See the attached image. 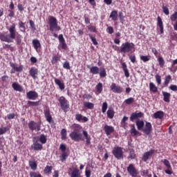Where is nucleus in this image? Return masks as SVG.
<instances>
[{"label": "nucleus", "mask_w": 177, "mask_h": 177, "mask_svg": "<svg viewBox=\"0 0 177 177\" xmlns=\"http://www.w3.org/2000/svg\"><path fill=\"white\" fill-rule=\"evenodd\" d=\"M157 26L160 28V34H164V23L160 16L157 17Z\"/></svg>", "instance_id": "6ab92c4d"}, {"label": "nucleus", "mask_w": 177, "mask_h": 177, "mask_svg": "<svg viewBox=\"0 0 177 177\" xmlns=\"http://www.w3.org/2000/svg\"><path fill=\"white\" fill-rule=\"evenodd\" d=\"M149 91L150 92H153V93H157L158 92V88L156 86V84L153 82L149 83Z\"/></svg>", "instance_id": "2f4dec72"}, {"label": "nucleus", "mask_w": 177, "mask_h": 177, "mask_svg": "<svg viewBox=\"0 0 177 177\" xmlns=\"http://www.w3.org/2000/svg\"><path fill=\"white\" fill-rule=\"evenodd\" d=\"M129 151V158H131V159L135 158V151L133 150V149H130Z\"/></svg>", "instance_id": "603ef678"}, {"label": "nucleus", "mask_w": 177, "mask_h": 177, "mask_svg": "<svg viewBox=\"0 0 177 177\" xmlns=\"http://www.w3.org/2000/svg\"><path fill=\"white\" fill-rule=\"evenodd\" d=\"M32 45L35 50H38V49L41 48V43L39 40L37 39L32 40Z\"/></svg>", "instance_id": "c756f323"}, {"label": "nucleus", "mask_w": 177, "mask_h": 177, "mask_svg": "<svg viewBox=\"0 0 177 177\" xmlns=\"http://www.w3.org/2000/svg\"><path fill=\"white\" fill-rule=\"evenodd\" d=\"M96 89L98 93H102V92H103V84L101 82L98 83L96 85Z\"/></svg>", "instance_id": "ea45409f"}, {"label": "nucleus", "mask_w": 177, "mask_h": 177, "mask_svg": "<svg viewBox=\"0 0 177 177\" xmlns=\"http://www.w3.org/2000/svg\"><path fill=\"white\" fill-rule=\"evenodd\" d=\"M156 81L158 85H161V76L160 75H155Z\"/></svg>", "instance_id": "4d7b16f0"}, {"label": "nucleus", "mask_w": 177, "mask_h": 177, "mask_svg": "<svg viewBox=\"0 0 177 177\" xmlns=\"http://www.w3.org/2000/svg\"><path fill=\"white\" fill-rule=\"evenodd\" d=\"M88 31L91 32H97V30H96V26H87Z\"/></svg>", "instance_id": "8fccbe9b"}, {"label": "nucleus", "mask_w": 177, "mask_h": 177, "mask_svg": "<svg viewBox=\"0 0 177 177\" xmlns=\"http://www.w3.org/2000/svg\"><path fill=\"white\" fill-rule=\"evenodd\" d=\"M71 177H82V176H81V173H80V170L75 169L72 171L71 174Z\"/></svg>", "instance_id": "473e14b6"}, {"label": "nucleus", "mask_w": 177, "mask_h": 177, "mask_svg": "<svg viewBox=\"0 0 177 177\" xmlns=\"http://www.w3.org/2000/svg\"><path fill=\"white\" fill-rule=\"evenodd\" d=\"M34 140H37L40 142L42 145H45L46 143L48 138L45 134H41L40 136H36L33 138Z\"/></svg>", "instance_id": "dca6fc26"}, {"label": "nucleus", "mask_w": 177, "mask_h": 177, "mask_svg": "<svg viewBox=\"0 0 177 177\" xmlns=\"http://www.w3.org/2000/svg\"><path fill=\"white\" fill-rule=\"evenodd\" d=\"M162 10H163V12L165 13V15H166L167 16H168V15H169V10L168 9V7L163 6Z\"/></svg>", "instance_id": "0e129e2a"}, {"label": "nucleus", "mask_w": 177, "mask_h": 177, "mask_svg": "<svg viewBox=\"0 0 177 177\" xmlns=\"http://www.w3.org/2000/svg\"><path fill=\"white\" fill-rule=\"evenodd\" d=\"M140 60H142L144 63H146L150 60V56L149 55H142L140 57Z\"/></svg>", "instance_id": "49530a36"}, {"label": "nucleus", "mask_w": 177, "mask_h": 177, "mask_svg": "<svg viewBox=\"0 0 177 177\" xmlns=\"http://www.w3.org/2000/svg\"><path fill=\"white\" fill-rule=\"evenodd\" d=\"M30 177H42V176L41 174H37V172L35 171H32L30 173Z\"/></svg>", "instance_id": "052dcab7"}, {"label": "nucleus", "mask_w": 177, "mask_h": 177, "mask_svg": "<svg viewBox=\"0 0 177 177\" xmlns=\"http://www.w3.org/2000/svg\"><path fill=\"white\" fill-rule=\"evenodd\" d=\"M12 88H13L14 91H17V92H23V87L17 82L12 83Z\"/></svg>", "instance_id": "a878e982"}, {"label": "nucleus", "mask_w": 177, "mask_h": 177, "mask_svg": "<svg viewBox=\"0 0 177 177\" xmlns=\"http://www.w3.org/2000/svg\"><path fill=\"white\" fill-rule=\"evenodd\" d=\"M127 172L129 174L131 177H136V175H138L139 174L133 164H130L127 167Z\"/></svg>", "instance_id": "9d476101"}, {"label": "nucleus", "mask_w": 177, "mask_h": 177, "mask_svg": "<svg viewBox=\"0 0 177 177\" xmlns=\"http://www.w3.org/2000/svg\"><path fill=\"white\" fill-rule=\"evenodd\" d=\"M29 75L32 80H38V68L32 67L29 71Z\"/></svg>", "instance_id": "ddd939ff"}, {"label": "nucleus", "mask_w": 177, "mask_h": 177, "mask_svg": "<svg viewBox=\"0 0 177 177\" xmlns=\"http://www.w3.org/2000/svg\"><path fill=\"white\" fill-rule=\"evenodd\" d=\"M32 149L35 151H41L43 149L42 144L38 142V140H34L33 138V144L31 145Z\"/></svg>", "instance_id": "f8f14e48"}, {"label": "nucleus", "mask_w": 177, "mask_h": 177, "mask_svg": "<svg viewBox=\"0 0 177 177\" xmlns=\"http://www.w3.org/2000/svg\"><path fill=\"white\" fill-rule=\"evenodd\" d=\"M73 131L69 134V136L72 140L74 142H80V140H85L84 138H82V134L80 133V129H81V126L78 124H73L71 126Z\"/></svg>", "instance_id": "f03ea898"}, {"label": "nucleus", "mask_w": 177, "mask_h": 177, "mask_svg": "<svg viewBox=\"0 0 177 177\" xmlns=\"http://www.w3.org/2000/svg\"><path fill=\"white\" fill-rule=\"evenodd\" d=\"M153 117L154 118L161 120L164 117V113L162 111H157L153 114Z\"/></svg>", "instance_id": "4c0bfd02"}, {"label": "nucleus", "mask_w": 177, "mask_h": 177, "mask_svg": "<svg viewBox=\"0 0 177 177\" xmlns=\"http://www.w3.org/2000/svg\"><path fill=\"white\" fill-rule=\"evenodd\" d=\"M170 20L171 23H174V21H177V11H175L174 14L170 16Z\"/></svg>", "instance_id": "a18cd8bd"}, {"label": "nucleus", "mask_w": 177, "mask_h": 177, "mask_svg": "<svg viewBox=\"0 0 177 177\" xmlns=\"http://www.w3.org/2000/svg\"><path fill=\"white\" fill-rule=\"evenodd\" d=\"M155 152L156 151L154 149H151L149 151L145 152L142 156V161L146 162V161H147V160L150 158L151 156H153Z\"/></svg>", "instance_id": "f3484780"}, {"label": "nucleus", "mask_w": 177, "mask_h": 177, "mask_svg": "<svg viewBox=\"0 0 177 177\" xmlns=\"http://www.w3.org/2000/svg\"><path fill=\"white\" fill-rule=\"evenodd\" d=\"M106 32H108V34H113L114 33V28L112 26H109L106 28Z\"/></svg>", "instance_id": "680f3d73"}, {"label": "nucleus", "mask_w": 177, "mask_h": 177, "mask_svg": "<svg viewBox=\"0 0 177 177\" xmlns=\"http://www.w3.org/2000/svg\"><path fill=\"white\" fill-rule=\"evenodd\" d=\"M135 51V44L132 42L126 41L122 43L120 48V53H129V52Z\"/></svg>", "instance_id": "39448f33"}, {"label": "nucleus", "mask_w": 177, "mask_h": 177, "mask_svg": "<svg viewBox=\"0 0 177 177\" xmlns=\"http://www.w3.org/2000/svg\"><path fill=\"white\" fill-rule=\"evenodd\" d=\"M171 81H172V76H171V75H167L165 76L164 82L165 86H168Z\"/></svg>", "instance_id": "72a5a7b5"}, {"label": "nucleus", "mask_w": 177, "mask_h": 177, "mask_svg": "<svg viewBox=\"0 0 177 177\" xmlns=\"http://www.w3.org/2000/svg\"><path fill=\"white\" fill-rule=\"evenodd\" d=\"M161 162H163L164 165L166 167V169L165 170V174L167 175H172L174 172H172V167H171V163L169 162V160L167 159H164L161 160Z\"/></svg>", "instance_id": "6e6552de"}, {"label": "nucleus", "mask_w": 177, "mask_h": 177, "mask_svg": "<svg viewBox=\"0 0 177 177\" xmlns=\"http://www.w3.org/2000/svg\"><path fill=\"white\" fill-rule=\"evenodd\" d=\"M55 84L57 85L61 91L64 90L66 88V86L64 85V83L62 82L60 80L55 78Z\"/></svg>", "instance_id": "cd10ccee"}, {"label": "nucleus", "mask_w": 177, "mask_h": 177, "mask_svg": "<svg viewBox=\"0 0 177 177\" xmlns=\"http://www.w3.org/2000/svg\"><path fill=\"white\" fill-rule=\"evenodd\" d=\"M131 134L133 135L134 136H136V135L139 134V131L136 130V128H135V124L131 125Z\"/></svg>", "instance_id": "a19ab883"}, {"label": "nucleus", "mask_w": 177, "mask_h": 177, "mask_svg": "<svg viewBox=\"0 0 177 177\" xmlns=\"http://www.w3.org/2000/svg\"><path fill=\"white\" fill-rule=\"evenodd\" d=\"M68 157V155L66 152H63L61 155V161L62 162L66 161Z\"/></svg>", "instance_id": "de8ad7c7"}, {"label": "nucleus", "mask_w": 177, "mask_h": 177, "mask_svg": "<svg viewBox=\"0 0 177 177\" xmlns=\"http://www.w3.org/2000/svg\"><path fill=\"white\" fill-rule=\"evenodd\" d=\"M52 169H53V167H52V165H47L44 169V174H52Z\"/></svg>", "instance_id": "e433bc0d"}, {"label": "nucleus", "mask_w": 177, "mask_h": 177, "mask_svg": "<svg viewBox=\"0 0 177 177\" xmlns=\"http://www.w3.org/2000/svg\"><path fill=\"white\" fill-rule=\"evenodd\" d=\"M112 154L118 160H121L124 158V151H122V148L121 147H114L112 151Z\"/></svg>", "instance_id": "0eeeda50"}, {"label": "nucleus", "mask_w": 177, "mask_h": 177, "mask_svg": "<svg viewBox=\"0 0 177 177\" xmlns=\"http://www.w3.org/2000/svg\"><path fill=\"white\" fill-rule=\"evenodd\" d=\"M1 81L3 82H6V83H8V81H9V76L8 75H3L1 77Z\"/></svg>", "instance_id": "e2e57ef3"}, {"label": "nucleus", "mask_w": 177, "mask_h": 177, "mask_svg": "<svg viewBox=\"0 0 177 177\" xmlns=\"http://www.w3.org/2000/svg\"><path fill=\"white\" fill-rule=\"evenodd\" d=\"M61 135L62 140L67 139V130H66V129H62L61 131Z\"/></svg>", "instance_id": "79ce46f5"}, {"label": "nucleus", "mask_w": 177, "mask_h": 177, "mask_svg": "<svg viewBox=\"0 0 177 177\" xmlns=\"http://www.w3.org/2000/svg\"><path fill=\"white\" fill-rule=\"evenodd\" d=\"M163 95V100L164 102H166V103H169V99L171 98V93L162 91Z\"/></svg>", "instance_id": "7c9ffc66"}, {"label": "nucleus", "mask_w": 177, "mask_h": 177, "mask_svg": "<svg viewBox=\"0 0 177 177\" xmlns=\"http://www.w3.org/2000/svg\"><path fill=\"white\" fill-rule=\"evenodd\" d=\"M28 128L30 131H36L37 132L41 131V124L37 123L34 121H30L28 123Z\"/></svg>", "instance_id": "1a4fd4ad"}, {"label": "nucleus", "mask_w": 177, "mask_h": 177, "mask_svg": "<svg viewBox=\"0 0 177 177\" xmlns=\"http://www.w3.org/2000/svg\"><path fill=\"white\" fill-rule=\"evenodd\" d=\"M110 88L112 92H113V93H122L124 91L121 86H117L115 83H112Z\"/></svg>", "instance_id": "9b49d317"}, {"label": "nucleus", "mask_w": 177, "mask_h": 177, "mask_svg": "<svg viewBox=\"0 0 177 177\" xmlns=\"http://www.w3.org/2000/svg\"><path fill=\"white\" fill-rule=\"evenodd\" d=\"M110 19H112L113 21H117L118 20V10H113L110 15Z\"/></svg>", "instance_id": "393cba45"}, {"label": "nucleus", "mask_w": 177, "mask_h": 177, "mask_svg": "<svg viewBox=\"0 0 177 177\" xmlns=\"http://www.w3.org/2000/svg\"><path fill=\"white\" fill-rule=\"evenodd\" d=\"M58 39L62 45V48L64 50H67V44H66V39H64V37H63L62 34L58 36Z\"/></svg>", "instance_id": "a211bd4d"}, {"label": "nucleus", "mask_w": 177, "mask_h": 177, "mask_svg": "<svg viewBox=\"0 0 177 177\" xmlns=\"http://www.w3.org/2000/svg\"><path fill=\"white\" fill-rule=\"evenodd\" d=\"M63 67L66 68V70H70L71 68V66H70V62L66 61L63 64Z\"/></svg>", "instance_id": "864d4df0"}, {"label": "nucleus", "mask_w": 177, "mask_h": 177, "mask_svg": "<svg viewBox=\"0 0 177 177\" xmlns=\"http://www.w3.org/2000/svg\"><path fill=\"white\" fill-rule=\"evenodd\" d=\"M84 107H86V109H90L91 110L95 107V104L92 102H84Z\"/></svg>", "instance_id": "37998d69"}, {"label": "nucleus", "mask_w": 177, "mask_h": 177, "mask_svg": "<svg viewBox=\"0 0 177 177\" xmlns=\"http://www.w3.org/2000/svg\"><path fill=\"white\" fill-rule=\"evenodd\" d=\"M58 102L60 104V107L64 111H68L70 109V104L68 100L64 97V96H61L58 98Z\"/></svg>", "instance_id": "423d86ee"}, {"label": "nucleus", "mask_w": 177, "mask_h": 177, "mask_svg": "<svg viewBox=\"0 0 177 177\" xmlns=\"http://www.w3.org/2000/svg\"><path fill=\"white\" fill-rule=\"evenodd\" d=\"M129 57L131 63H136V56H135V55H131Z\"/></svg>", "instance_id": "bf43d9fd"}, {"label": "nucleus", "mask_w": 177, "mask_h": 177, "mask_svg": "<svg viewBox=\"0 0 177 177\" xmlns=\"http://www.w3.org/2000/svg\"><path fill=\"white\" fill-rule=\"evenodd\" d=\"M59 60H60V57L59 56H54L52 58L51 63L52 64H56Z\"/></svg>", "instance_id": "3c124183"}, {"label": "nucleus", "mask_w": 177, "mask_h": 177, "mask_svg": "<svg viewBox=\"0 0 177 177\" xmlns=\"http://www.w3.org/2000/svg\"><path fill=\"white\" fill-rule=\"evenodd\" d=\"M134 102L135 98L133 97H129L124 100V103H126V104H132V103H133Z\"/></svg>", "instance_id": "09e8293b"}, {"label": "nucleus", "mask_w": 177, "mask_h": 177, "mask_svg": "<svg viewBox=\"0 0 177 177\" xmlns=\"http://www.w3.org/2000/svg\"><path fill=\"white\" fill-rule=\"evenodd\" d=\"M10 66L11 68H14L15 72L21 73L23 71V65H20L19 66H16V64L13 62H10Z\"/></svg>", "instance_id": "4be33fe9"}, {"label": "nucleus", "mask_w": 177, "mask_h": 177, "mask_svg": "<svg viewBox=\"0 0 177 177\" xmlns=\"http://www.w3.org/2000/svg\"><path fill=\"white\" fill-rule=\"evenodd\" d=\"M169 88V89H171V91H173L174 92H176V91H177L176 85L171 84V85H170V86Z\"/></svg>", "instance_id": "338daca9"}, {"label": "nucleus", "mask_w": 177, "mask_h": 177, "mask_svg": "<svg viewBox=\"0 0 177 177\" xmlns=\"http://www.w3.org/2000/svg\"><path fill=\"white\" fill-rule=\"evenodd\" d=\"M8 131H9V128L8 127L0 128V135H3V133H6Z\"/></svg>", "instance_id": "6e6d98bb"}, {"label": "nucleus", "mask_w": 177, "mask_h": 177, "mask_svg": "<svg viewBox=\"0 0 177 177\" xmlns=\"http://www.w3.org/2000/svg\"><path fill=\"white\" fill-rule=\"evenodd\" d=\"M107 107H108V104L107 103L105 102L102 104V111H106L107 110Z\"/></svg>", "instance_id": "774afa93"}, {"label": "nucleus", "mask_w": 177, "mask_h": 177, "mask_svg": "<svg viewBox=\"0 0 177 177\" xmlns=\"http://www.w3.org/2000/svg\"><path fill=\"white\" fill-rule=\"evenodd\" d=\"M75 120L77 121H79V122L82 121V122H88V118H86L85 116H83L81 114H76L75 115Z\"/></svg>", "instance_id": "5701e85b"}, {"label": "nucleus", "mask_w": 177, "mask_h": 177, "mask_svg": "<svg viewBox=\"0 0 177 177\" xmlns=\"http://www.w3.org/2000/svg\"><path fill=\"white\" fill-rule=\"evenodd\" d=\"M142 117H143V113H142V112L138 113H134L131 115L130 120L135 121V120H138V118H140Z\"/></svg>", "instance_id": "bb28decb"}, {"label": "nucleus", "mask_w": 177, "mask_h": 177, "mask_svg": "<svg viewBox=\"0 0 177 177\" xmlns=\"http://www.w3.org/2000/svg\"><path fill=\"white\" fill-rule=\"evenodd\" d=\"M137 128L139 131H142L143 129V127H145V122L142 120H138L136 122Z\"/></svg>", "instance_id": "c9c22d12"}, {"label": "nucleus", "mask_w": 177, "mask_h": 177, "mask_svg": "<svg viewBox=\"0 0 177 177\" xmlns=\"http://www.w3.org/2000/svg\"><path fill=\"white\" fill-rule=\"evenodd\" d=\"M158 62L159 63L160 67H161V68H162L164 67V66L165 65V61L164 60V58L160 56L158 58Z\"/></svg>", "instance_id": "58836bf2"}, {"label": "nucleus", "mask_w": 177, "mask_h": 177, "mask_svg": "<svg viewBox=\"0 0 177 177\" xmlns=\"http://www.w3.org/2000/svg\"><path fill=\"white\" fill-rule=\"evenodd\" d=\"M19 28H23V30H26V24L21 21L19 22Z\"/></svg>", "instance_id": "69168bd1"}, {"label": "nucleus", "mask_w": 177, "mask_h": 177, "mask_svg": "<svg viewBox=\"0 0 177 177\" xmlns=\"http://www.w3.org/2000/svg\"><path fill=\"white\" fill-rule=\"evenodd\" d=\"M88 37L91 39L93 45H97V41H96V38L93 37V36H92L91 34H88Z\"/></svg>", "instance_id": "13d9d810"}, {"label": "nucleus", "mask_w": 177, "mask_h": 177, "mask_svg": "<svg viewBox=\"0 0 177 177\" xmlns=\"http://www.w3.org/2000/svg\"><path fill=\"white\" fill-rule=\"evenodd\" d=\"M151 131H153L151 123L146 122L145 128L143 129V132L145 133V135H150V133H151Z\"/></svg>", "instance_id": "2eb2a0df"}, {"label": "nucleus", "mask_w": 177, "mask_h": 177, "mask_svg": "<svg viewBox=\"0 0 177 177\" xmlns=\"http://www.w3.org/2000/svg\"><path fill=\"white\" fill-rule=\"evenodd\" d=\"M122 64V68L124 73V76L126 78H129V70H128V66H127V63L125 62H121Z\"/></svg>", "instance_id": "aec40b11"}, {"label": "nucleus", "mask_w": 177, "mask_h": 177, "mask_svg": "<svg viewBox=\"0 0 177 177\" xmlns=\"http://www.w3.org/2000/svg\"><path fill=\"white\" fill-rule=\"evenodd\" d=\"M44 115L46 121L49 122V124H52L53 122V118L52 115H50V113L49 111L44 112Z\"/></svg>", "instance_id": "c85d7f7f"}, {"label": "nucleus", "mask_w": 177, "mask_h": 177, "mask_svg": "<svg viewBox=\"0 0 177 177\" xmlns=\"http://www.w3.org/2000/svg\"><path fill=\"white\" fill-rule=\"evenodd\" d=\"M26 97L29 100H35L38 97V93L35 91H30L26 93Z\"/></svg>", "instance_id": "4468645a"}, {"label": "nucleus", "mask_w": 177, "mask_h": 177, "mask_svg": "<svg viewBox=\"0 0 177 177\" xmlns=\"http://www.w3.org/2000/svg\"><path fill=\"white\" fill-rule=\"evenodd\" d=\"M29 24L32 28V31H35L37 30V28H35V24L34 23V21L30 20Z\"/></svg>", "instance_id": "5fc2aeb1"}, {"label": "nucleus", "mask_w": 177, "mask_h": 177, "mask_svg": "<svg viewBox=\"0 0 177 177\" xmlns=\"http://www.w3.org/2000/svg\"><path fill=\"white\" fill-rule=\"evenodd\" d=\"M90 73L93 74V75H97V74H99L100 78H105V77L107 76V72L104 67L100 68L97 66H91L90 68Z\"/></svg>", "instance_id": "7ed1b4c3"}, {"label": "nucleus", "mask_w": 177, "mask_h": 177, "mask_svg": "<svg viewBox=\"0 0 177 177\" xmlns=\"http://www.w3.org/2000/svg\"><path fill=\"white\" fill-rule=\"evenodd\" d=\"M48 26H49V31L50 32H53V31H60L62 28L57 24V19L56 17L53 16L48 17Z\"/></svg>", "instance_id": "20e7f679"}, {"label": "nucleus", "mask_w": 177, "mask_h": 177, "mask_svg": "<svg viewBox=\"0 0 177 177\" xmlns=\"http://www.w3.org/2000/svg\"><path fill=\"white\" fill-rule=\"evenodd\" d=\"M9 35L0 33V39L3 42H8L10 44L15 39L17 46L23 45V35L19 34L16 30V24L13 23L10 27H7Z\"/></svg>", "instance_id": "f257e3e1"}, {"label": "nucleus", "mask_w": 177, "mask_h": 177, "mask_svg": "<svg viewBox=\"0 0 177 177\" xmlns=\"http://www.w3.org/2000/svg\"><path fill=\"white\" fill-rule=\"evenodd\" d=\"M104 130L106 135L109 136V135H111V133L114 132V127H113V126L105 125Z\"/></svg>", "instance_id": "412c9836"}, {"label": "nucleus", "mask_w": 177, "mask_h": 177, "mask_svg": "<svg viewBox=\"0 0 177 177\" xmlns=\"http://www.w3.org/2000/svg\"><path fill=\"white\" fill-rule=\"evenodd\" d=\"M29 166L32 171H37V162L35 160H29Z\"/></svg>", "instance_id": "f704fd0d"}, {"label": "nucleus", "mask_w": 177, "mask_h": 177, "mask_svg": "<svg viewBox=\"0 0 177 177\" xmlns=\"http://www.w3.org/2000/svg\"><path fill=\"white\" fill-rule=\"evenodd\" d=\"M82 133L83 136H84L86 139V145H87V146H89V145H91V136L88 133V131L85 130L82 131Z\"/></svg>", "instance_id": "b1692460"}, {"label": "nucleus", "mask_w": 177, "mask_h": 177, "mask_svg": "<svg viewBox=\"0 0 177 177\" xmlns=\"http://www.w3.org/2000/svg\"><path fill=\"white\" fill-rule=\"evenodd\" d=\"M28 106L32 107H37V106H39V101H37V102L28 101Z\"/></svg>", "instance_id": "c03bdc74"}]
</instances>
